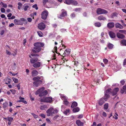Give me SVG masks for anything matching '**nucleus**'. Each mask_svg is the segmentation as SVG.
<instances>
[{
	"label": "nucleus",
	"instance_id": "bb28decb",
	"mask_svg": "<svg viewBox=\"0 0 126 126\" xmlns=\"http://www.w3.org/2000/svg\"><path fill=\"white\" fill-rule=\"evenodd\" d=\"M72 0H65L64 3L66 4L69 5L72 4Z\"/></svg>",
	"mask_w": 126,
	"mask_h": 126
},
{
	"label": "nucleus",
	"instance_id": "c9c22d12",
	"mask_svg": "<svg viewBox=\"0 0 126 126\" xmlns=\"http://www.w3.org/2000/svg\"><path fill=\"white\" fill-rule=\"evenodd\" d=\"M108 107V103H106L104 106V108L105 110H107Z\"/></svg>",
	"mask_w": 126,
	"mask_h": 126
},
{
	"label": "nucleus",
	"instance_id": "603ef678",
	"mask_svg": "<svg viewBox=\"0 0 126 126\" xmlns=\"http://www.w3.org/2000/svg\"><path fill=\"white\" fill-rule=\"evenodd\" d=\"M1 3L2 5V6L4 7V8H6L7 7V5L3 2H1Z\"/></svg>",
	"mask_w": 126,
	"mask_h": 126
},
{
	"label": "nucleus",
	"instance_id": "b1692460",
	"mask_svg": "<svg viewBox=\"0 0 126 126\" xmlns=\"http://www.w3.org/2000/svg\"><path fill=\"white\" fill-rule=\"evenodd\" d=\"M98 19L100 20H104L106 19V18L102 15L99 16L98 17Z\"/></svg>",
	"mask_w": 126,
	"mask_h": 126
},
{
	"label": "nucleus",
	"instance_id": "37998d69",
	"mask_svg": "<svg viewBox=\"0 0 126 126\" xmlns=\"http://www.w3.org/2000/svg\"><path fill=\"white\" fill-rule=\"evenodd\" d=\"M114 116L115 117H114V116H113V118H114L115 120L117 119L118 118L117 116H118V114L117 113L115 112V115H114Z\"/></svg>",
	"mask_w": 126,
	"mask_h": 126
},
{
	"label": "nucleus",
	"instance_id": "3c124183",
	"mask_svg": "<svg viewBox=\"0 0 126 126\" xmlns=\"http://www.w3.org/2000/svg\"><path fill=\"white\" fill-rule=\"evenodd\" d=\"M37 33L38 35L40 37H42V33L40 31L37 32Z\"/></svg>",
	"mask_w": 126,
	"mask_h": 126
},
{
	"label": "nucleus",
	"instance_id": "7ed1b4c3",
	"mask_svg": "<svg viewBox=\"0 0 126 126\" xmlns=\"http://www.w3.org/2000/svg\"><path fill=\"white\" fill-rule=\"evenodd\" d=\"M58 112V110L57 109L54 110V108L51 107L48 110L46 111L47 115L49 116L52 115L53 114H55Z\"/></svg>",
	"mask_w": 126,
	"mask_h": 126
},
{
	"label": "nucleus",
	"instance_id": "e433bc0d",
	"mask_svg": "<svg viewBox=\"0 0 126 126\" xmlns=\"http://www.w3.org/2000/svg\"><path fill=\"white\" fill-rule=\"evenodd\" d=\"M61 98L63 100H67V97H66V96H64L63 95L61 96Z\"/></svg>",
	"mask_w": 126,
	"mask_h": 126
},
{
	"label": "nucleus",
	"instance_id": "c03bdc74",
	"mask_svg": "<svg viewBox=\"0 0 126 126\" xmlns=\"http://www.w3.org/2000/svg\"><path fill=\"white\" fill-rule=\"evenodd\" d=\"M117 14L116 13H113L111 14V17L113 18V17L116 16Z\"/></svg>",
	"mask_w": 126,
	"mask_h": 126
},
{
	"label": "nucleus",
	"instance_id": "c85d7f7f",
	"mask_svg": "<svg viewBox=\"0 0 126 126\" xmlns=\"http://www.w3.org/2000/svg\"><path fill=\"white\" fill-rule=\"evenodd\" d=\"M80 109L79 107H77L74 108L73 110V111L74 112H78L79 111Z\"/></svg>",
	"mask_w": 126,
	"mask_h": 126
},
{
	"label": "nucleus",
	"instance_id": "052dcab7",
	"mask_svg": "<svg viewBox=\"0 0 126 126\" xmlns=\"http://www.w3.org/2000/svg\"><path fill=\"white\" fill-rule=\"evenodd\" d=\"M71 16L72 18L74 17L75 16V14L74 13H73L71 14Z\"/></svg>",
	"mask_w": 126,
	"mask_h": 126
},
{
	"label": "nucleus",
	"instance_id": "0eeeda50",
	"mask_svg": "<svg viewBox=\"0 0 126 126\" xmlns=\"http://www.w3.org/2000/svg\"><path fill=\"white\" fill-rule=\"evenodd\" d=\"M42 83L41 80H39L38 81H34L33 83V86L36 87H38Z\"/></svg>",
	"mask_w": 126,
	"mask_h": 126
},
{
	"label": "nucleus",
	"instance_id": "a878e982",
	"mask_svg": "<svg viewBox=\"0 0 126 126\" xmlns=\"http://www.w3.org/2000/svg\"><path fill=\"white\" fill-rule=\"evenodd\" d=\"M77 105L78 104L76 102H74L72 103L71 107L72 108H74V107H76Z\"/></svg>",
	"mask_w": 126,
	"mask_h": 126
},
{
	"label": "nucleus",
	"instance_id": "f3484780",
	"mask_svg": "<svg viewBox=\"0 0 126 126\" xmlns=\"http://www.w3.org/2000/svg\"><path fill=\"white\" fill-rule=\"evenodd\" d=\"M76 123L78 126H83V123L80 120H77L76 121Z\"/></svg>",
	"mask_w": 126,
	"mask_h": 126
},
{
	"label": "nucleus",
	"instance_id": "cd10ccee",
	"mask_svg": "<svg viewBox=\"0 0 126 126\" xmlns=\"http://www.w3.org/2000/svg\"><path fill=\"white\" fill-rule=\"evenodd\" d=\"M40 79V77H38L37 76L33 78L32 79V80L33 81H38Z\"/></svg>",
	"mask_w": 126,
	"mask_h": 126
},
{
	"label": "nucleus",
	"instance_id": "2eb2a0df",
	"mask_svg": "<svg viewBox=\"0 0 126 126\" xmlns=\"http://www.w3.org/2000/svg\"><path fill=\"white\" fill-rule=\"evenodd\" d=\"M121 93L123 94L124 93H126V83L124 86L121 90Z\"/></svg>",
	"mask_w": 126,
	"mask_h": 126
},
{
	"label": "nucleus",
	"instance_id": "393cba45",
	"mask_svg": "<svg viewBox=\"0 0 126 126\" xmlns=\"http://www.w3.org/2000/svg\"><path fill=\"white\" fill-rule=\"evenodd\" d=\"M110 97V95L109 94H107V93H105V96H104V98L105 101H107V99Z\"/></svg>",
	"mask_w": 126,
	"mask_h": 126
},
{
	"label": "nucleus",
	"instance_id": "a19ab883",
	"mask_svg": "<svg viewBox=\"0 0 126 126\" xmlns=\"http://www.w3.org/2000/svg\"><path fill=\"white\" fill-rule=\"evenodd\" d=\"M12 79L15 83H16L18 82V80L17 79L13 77L12 78Z\"/></svg>",
	"mask_w": 126,
	"mask_h": 126
},
{
	"label": "nucleus",
	"instance_id": "5701e85b",
	"mask_svg": "<svg viewBox=\"0 0 126 126\" xmlns=\"http://www.w3.org/2000/svg\"><path fill=\"white\" fill-rule=\"evenodd\" d=\"M70 50L69 49H67L64 51L63 54L64 55H67L70 53Z\"/></svg>",
	"mask_w": 126,
	"mask_h": 126
},
{
	"label": "nucleus",
	"instance_id": "49530a36",
	"mask_svg": "<svg viewBox=\"0 0 126 126\" xmlns=\"http://www.w3.org/2000/svg\"><path fill=\"white\" fill-rule=\"evenodd\" d=\"M8 104L6 103H4L3 104V107L4 109H5L7 106Z\"/></svg>",
	"mask_w": 126,
	"mask_h": 126
},
{
	"label": "nucleus",
	"instance_id": "1a4fd4ad",
	"mask_svg": "<svg viewBox=\"0 0 126 126\" xmlns=\"http://www.w3.org/2000/svg\"><path fill=\"white\" fill-rule=\"evenodd\" d=\"M61 11L62 13L60 15V17H59L61 18H62V17H65L67 15V12L64 10L63 9Z\"/></svg>",
	"mask_w": 126,
	"mask_h": 126
},
{
	"label": "nucleus",
	"instance_id": "e2e57ef3",
	"mask_svg": "<svg viewBox=\"0 0 126 126\" xmlns=\"http://www.w3.org/2000/svg\"><path fill=\"white\" fill-rule=\"evenodd\" d=\"M59 117V116L58 115H57L55 116L53 118V119L54 120H56L58 117Z\"/></svg>",
	"mask_w": 126,
	"mask_h": 126
},
{
	"label": "nucleus",
	"instance_id": "a18cd8bd",
	"mask_svg": "<svg viewBox=\"0 0 126 126\" xmlns=\"http://www.w3.org/2000/svg\"><path fill=\"white\" fill-rule=\"evenodd\" d=\"M71 4L75 5H76L78 4V2L76 1L72 0Z\"/></svg>",
	"mask_w": 126,
	"mask_h": 126
},
{
	"label": "nucleus",
	"instance_id": "6ab92c4d",
	"mask_svg": "<svg viewBox=\"0 0 126 126\" xmlns=\"http://www.w3.org/2000/svg\"><path fill=\"white\" fill-rule=\"evenodd\" d=\"M117 36L118 38L121 39H123L125 37V36L124 35L119 33H117Z\"/></svg>",
	"mask_w": 126,
	"mask_h": 126
},
{
	"label": "nucleus",
	"instance_id": "f257e3e1",
	"mask_svg": "<svg viewBox=\"0 0 126 126\" xmlns=\"http://www.w3.org/2000/svg\"><path fill=\"white\" fill-rule=\"evenodd\" d=\"M44 45L43 43L37 42L34 44V47L32 49L33 52L37 53L39 52L41 50V47H43Z\"/></svg>",
	"mask_w": 126,
	"mask_h": 126
},
{
	"label": "nucleus",
	"instance_id": "9b49d317",
	"mask_svg": "<svg viewBox=\"0 0 126 126\" xmlns=\"http://www.w3.org/2000/svg\"><path fill=\"white\" fill-rule=\"evenodd\" d=\"M38 59L37 57H33L31 58L30 60L31 63H34L38 61Z\"/></svg>",
	"mask_w": 126,
	"mask_h": 126
},
{
	"label": "nucleus",
	"instance_id": "473e14b6",
	"mask_svg": "<svg viewBox=\"0 0 126 126\" xmlns=\"http://www.w3.org/2000/svg\"><path fill=\"white\" fill-rule=\"evenodd\" d=\"M94 25L96 27H99L101 26V23L99 22H97L95 23Z\"/></svg>",
	"mask_w": 126,
	"mask_h": 126
},
{
	"label": "nucleus",
	"instance_id": "6e6552de",
	"mask_svg": "<svg viewBox=\"0 0 126 126\" xmlns=\"http://www.w3.org/2000/svg\"><path fill=\"white\" fill-rule=\"evenodd\" d=\"M45 27V25L43 23H41L38 24V28L41 30L44 29Z\"/></svg>",
	"mask_w": 126,
	"mask_h": 126
},
{
	"label": "nucleus",
	"instance_id": "412c9836",
	"mask_svg": "<svg viewBox=\"0 0 126 126\" xmlns=\"http://www.w3.org/2000/svg\"><path fill=\"white\" fill-rule=\"evenodd\" d=\"M109 34L110 37L112 38H114L115 37V35L114 33L112 32H110Z\"/></svg>",
	"mask_w": 126,
	"mask_h": 126
},
{
	"label": "nucleus",
	"instance_id": "de8ad7c7",
	"mask_svg": "<svg viewBox=\"0 0 126 126\" xmlns=\"http://www.w3.org/2000/svg\"><path fill=\"white\" fill-rule=\"evenodd\" d=\"M7 119L9 122H11L13 120V118L11 117H8Z\"/></svg>",
	"mask_w": 126,
	"mask_h": 126
},
{
	"label": "nucleus",
	"instance_id": "4468645a",
	"mask_svg": "<svg viewBox=\"0 0 126 126\" xmlns=\"http://www.w3.org/2000/svg\"><path fill=\"white\" fill-rule=\"evenodd\" d=\"M44 89L45 88L43 87L40 88L38 90L35 92V94H40L43 92H42L44 90Z\"/></svg>",
	"mask_w": 126,
	"mask_h": 126
},
{
	"label": "nucleus",
	"instance_id": "58836bf2",
	"mask_svg": "<svg viewBox=\"0 0 126 126\" xmlns=\"http://www.w3.org/2000/svg\"><path fill=\"white\" fill-rule=\"evenodd\" d=\"M63 102L64 104L66 106L68 105L69 104V102L67 100H63Z\"/></svg>",
	"mask_w": 126,
	"mask_h": 126
},
{
	"label": "nucleus",
	"instance_id": "f8f14e48",
	"mask_svg": "<svg viewBox=\"0 0 126 126\" xmlns=\"http://www.w3.org/2000/svg\"><path fill=\"white\" fill-rule=\"evenodd\" d=\"M41 64V63L40 62H36L33 64V66L35 68L39 67L40 66Z\"/></svg>",
	"mask_w": 126,
	"mask_h": 126
},
{
	"label": "nucleus",
	"instance_id": "4c0bfd02",
	"mask_svg": "<svg viewBox=\"0 0 126 126\" xmlns=\"http://www.w3.org/2000/svg\"><path fill=\"white\" fill-rule=\"evenodd\" d=\"M113 45L111 43H109L108 44V47L110 49H111L113 47Z\"/></svg>",
	"mask_w": 126,
	"mask_h": 126
},
{
	"label": "nucleus",
	"instance_id": "4d7b16f0",
	"mask_svg": "<svg viewBox=\"0 0 126 126\" xmlns=\"http://www.w3.org/2000/svg\"><path fill=\"white\" fill-rule=\"evenodd\" d=\"M48 1V0H43V3L44 5H45L46 3Z\"/></svg>",
	"mask_w": 126,
	"mask_h": 126
},
{
	"label": "nucleus",
	"instance_id": "09e8293b",
	"mask_svg": "<svg viewBox=\"0 0 126 126\" xmlns=\"http://www.w3.org/2000/svg\"><path fill=\"white\" fill-rule=\"evenodd\" d=\"M32 7L34 8H35L36 10H37L38 9V8L37 7V4H36L32 6Z\"/></svg>",
	"mask_w": 126,
	"mask_h": 126
},
{
	"label": "nucleus",
	"instance_id": "72a5a7b5",
	"mask_svg": "<svg viewBox=\"0 0 126 126\" xmlns=\"http://www.w3.org/2000/svg\"><path fill=\"white\" fill-rule=\"evenodd\" d=\"M70 110L69 109H67L63 112V113L66 115L70 113Z\"/></svg>",
	"mask_w": 126,
	"mask_h": 126
},
{
	"label": "nucleus",
	"instance_id": "13d9d810",
	"mask_svg": "<svg viewBox=\"0 0 126 126\" xmlns=\"http://www.w3.org/2000/svg\"><path fill=\"white\" fill-rule=\"evenodd\" d=\"M1 11L2 13H4L5 12V10L3 8H1Z\"/></svg>",
	"mask_w": 126,
	"mask_h": 126
},
{
	"label": "nucleus",
	"instance_id": "9d476101",
	"mask_svg": "<svg viewBox=\"0 0 126 126\" xmlns=\"http://www.w3.org/2000/svg\"><path fill=\"white\" fill-rule=\"evenodd\" d=\"M119 89L118 88H114L111 93L112 95L113 96L116 95L119 91Z\"/></svg>",
	"mask_w": 126,
	"mask_h": 126
},
{
	"label": "nucleus",
	"instance_id": "338daca9",
	"mask_svg": "<svg viewBox=\"0 0 126 126\" xmlns=\"http://www.w3.org/2000/svg\"><path fill=\"white\" fill-rule=\"evenodd\" d=\"M6 54L8 55H10L11 54V53L8 50H6Z\"/></svg>",
	"mask_w": 126,
	"mask_h": 126
},
{
	"label": "nucleus",
	"instance_id": "680f3d73",
	"mask_svg": "<svg viewBox=\"0 0 126 126\" xmlns=\"http://www.w3.org/2000/svg\"><path fill=\"white\" fill-rule=\"evenodd\" d=\"M103 62L104 63H107L108 62V60L107 59H105L103 60Z\"/></svg>",
	"mask_w": 126,
	"mask_h": 126
},
{
	"label": "nucleus",
	"instance_id": "20e7f679",
	"mask_svg": "<svg viewBox=\"0 0 126 126\" xmlns=\"http://www.w3.org/2000/svg\"><path fill=\"white\" fill-rule=\"evenodd\" d=\"M52 98L50 97H44L41 100V101L44 102L51 103L52 101Z\"/></svg>",
	"mask_w": 126,
	"mask_h": 126
},
{
	"label": "nucleus",
	"instance_id": "6e6d98bb",
	"mask_svg": "<svg viewBox=\"0 0 126 126\" xmlns=\"http://www.w3.org/2000/svg\"><path fill=\"white\" fill-rule=\"evenodd\" d=\"M31 114L35 118H36L38 117V116L37 115L33 113H32Z\"/></svg>",
	"mask_w": 126,
	"mask_h": 126
},
{
	"label": "nucleus",
	"instance_id": "0e129e2a",
	"mask_svg": "<svg viewBox=\"0 0 126 126\" xmlns=\"http://www.w3.org/2000/svg\"><path fill=\"white\" fill-rule=\"evenodd\" d=\"M11 80V79H8V82H6L5 84H9L10 83Z\"/></svg>",
	"mask_w": 126,
	"mask_h": 126
},
{
	"label": "nucleus",
	"instance_id": "4be33fe9",
	"mask_svg": "<svg viewBox=\"0 0 126 126\" xmlns=\"http://www.w3.org/2000/svg\"><path fill=\"white\" fill-rule=\"evenodd\" d=\"M48 93V92L46 90H45L42 93L39 94V96H40L47 95Z\"/></svg>",
	"mask_w": 126,
	"mask_h": 126
},
{
	"label": "nucleus",
	"instance_id": "423d86ee",
	"mask_svg": "<svg viewBox=\"0 0 126 126\" xmlns=\"http://www.w3.org/2000/svg\"><path fill=\"white\" fill-rule=\"evenodd\" d=\"M48 12L46 10L43 12L41 14L42 18L44 20L46 19L48 15Z\"/></svg>",
	"mask_w": 126,
	"mask_h": 126
},
{
	"label": "nucleus",
	"instance_id": "69168bd1",
	"mask_svg": "<svg viewBox=\"0 0 126 126\" xmlns=\"http://www.w3.org/2000/svg\"><path fill=\"white\" fill-rule=\"evenodd\" d=\"M102 115L103 116L105 117H106L107 116V114L106 113L104 112H103Z\"/></svg>",
	"mask_w": 126,
	"mask_h": 126
},
{
	"label": "nucleus",
	"instance_id": "39448f33",
	"mask_svg": "<svg viewBox=\"0 0 126 126\" xmlns=\"http://www.w3.org/2000/svg\"><path fill=\"white\" fill-rule=\"evenodd\" d=\"M96 12L98 14H106L108 13V11L102 9L100 8H98L97 9Z\"/></svg>",
	"mask_w": 126,
	"mask_h": 126
},
{
	"label": "nucleus",
	"instance_id": "dca6fc26",
	"mask_svg": "<svg viewBox=\"0 0 126 126\" xmlns=\"http://www.w3.org/2000/svg\"><path fill=\"white\" fill-rule=\"evenodd\" d=\"M114 26V23L113 22H109L107 25V26L109 28H110L113 27Z\"/></svg>",
	"mask_w": 126,
	"mask_h": 126
},
{
	"label": "nucleus",
	"instance_id": "aec40b11",
	"mask_svg": "<svg viewBox=\"0 0 126 126\" xmlns=\"http://www.w3.org/2000/svg\"><path fill=\"white\" fill-rule=\"evenodd\" d=\"M32 76H35L38 75V73L37 70H34L32 71Z\"/></svg>",
	"mask_w": 126,
	"mask_h": 126
},
{
	"label": "nucleus",
	"instance_id": "8fccbe9b",
	"mask_svg": "<svg viewBox=\"0 0 126 126\" xmlns=\"http://www.w3.org/2000/svg\"><path fill=\"white\" fill-rule=\"evenodd\" d=\"M13 94H14L16 92V91L15 90L11 89L10 90Z\"/></svg>",
	"mask_w": 126,
	"mask_h": 126
},
{
	"label": "nucleus",
	"instance_id": "79ce46f5",
	"mask_svg": "<svg viewBox=\"0 0 126 126\" xmlns=\"http://www.w3.org/2000/svg\"><path fill=\"white\" fill-rule=\"evenodd\" d=\"M119 32L120 33L126 34V30H120L119 31Z\"/></svg>",
	"mask_w": 126,
	"mask_h": 126
},
{
	"label": "nucleus",
	"instance_id": "ea45409f",
	"mask_svg": "<svg viewBox=\"0 0 126 126\" xmlns=\"http://www.w3.org/2000/svg\"><path fill=\"white\" fill-rule=\"evenodd\" d=\"M111 90V89H109L108 90H106V93H107V94H110L111 93L110 92Z\"/></svg>",
	"mask_w": 126,
	"mask_h": 126
},
{
	"label": "nucleus",
	"instance_id": "bf43d9fd",
	"mask_svg": "<svg viewBox=\"0 0 126 126\" xmlns=\"http://www.w3.org/2000/svg\"><path fill=\"white\" fill-rule=\"evenodd\" d=\"M31 55L33 57H35V56H39V55L37 54H31Z\"/></svg>",
	"mask_w": 126,
	"mask_h": 126
},
{
	"label": "nucleus",
	"instance_id": "f704fd0d",
	"mask_svg": "<svg viewBox=\"0 0 126 126\" xmlns=\"http://www.w3.org/2000/svg\"><path fill=\"white\" fill-rule=\"evenodd\" d=\"M17 102H22L25 104H27V102L25 100H19L17 101Z\"/></svg>",
	"mask_w": 126,
	"mask_h": 126
},
{
	"label": "nucleus",
	"instance_id": "a211bd4d",
	"mask_svg": "<svg viewBox=\"0 0 126 126\" xmlns=\"http://www.w3.org/2000/svg\"><path fill=\"white\" fill-rule=\"evenodd\" d=\"M115 26L116 28L119 29H123L124 28L119 23H116L115 24Z\"/></svg>",
	"mask_w": 126,
	"mask_h": 126
},
{
	"label": "nucleus",
	"instance_id": "864d4df0",
	"mask_svg": "<svg viewBox=\"0 0 126 126\" xmlns=\"http://www.w3.org/2000/svg\"><path fill=\"white\" fill-rule=\"evenodd\" d=\"M125 83V81L124 80H123L120 81V83L122 85H124Z\"/></svg>",
	"mask_w": 126,
	"mask_h": 126
},
{
	"label": "nucleus",
	"instance_id": "2f4dec72",
	"mask_svg": "<svg viewBox=\"0 0 126 126\" xmlns=\"http://www.w3.org/2000/svg\"><path fill=\"white\" fill-rule=\"evenodd\" d=\"M47 108V106L46 105H42L40 107V109L42 110H44L45 109Z\"/></svg>",
	"mask_w": 126,
	"mask_h": 126
},
{
	"label": "nucleus",
	"instance_id": "7c9ffc66",
	"mask_svg": "<svg viewBox=\"0 0 126 126\" xmlns=\"http://www.w3.org/2000/svg\"><path fill=\"white\" fill-rule=\"evenodd\" d=\"M23 7H24V9L25 11H26L29 8V6L27 5L26 4H25L24 5Z\"/></svg>",
	"mask_w": 126,
	"mask_h": 126
},
{
	"label": "nucleus",
	"instance_id": "774afa93",
	"mask_svg": "<svg viewBox=\"0 0 126 126\" xmlns=\"http://www.w3.org/2000/svg\"><path fill=\"white\" fill-rule=\"evenodd\" d=\"M126 64V59H125L124 61L123 65L125 66Z\"/></svg>",
	"mask_w": 126,
	"mask_h": 126
},
{
	"label": "nucleus",
	"instance_id": "ddd939ff",
	"mask_svg": "<svg viewBox=\"0 0 126 126\" xmlns=\"http://www.w3.org/2000/svg\"><path fill=\"white\" fill-rule=\"evenodd\" d=\"M104 99V98H100L98 104L100 106L102 105L106 101Z\"/></svg>",
	"mask_w": 126,
	"mask_h": 126
},
{
	"label": "nucleus",
	"instance_id": "5fc2aeb1",
	"mask_svg": "<svg viewBox=\"0 0 126 126\" xmlns=\"http://www.w3.org/2000/svg\"><path fill=\"white\" fill-rule=\"evenodd\" d=\"M81 10V8H76L75 9V11L76 12L79 11Z\"/></svg>",
	"mask_w": 126,
	"mask_h": 126
},
{
	"label": "nucleus",
	"instance_id": "f03ea898",
	"mask_svg": "<svg viewBox=\"0 0 126 126\" xmlns=\"http://www.w3.org/2000/svg\"><path fill=\"white\" fill-rule=\"evenodd\" d=\"M25 24H26L27 23V20L24 18H21L20 19H15L14 20V23L16 25H23V23Z\"/></svg>",
	"mask_w": 126,
	"mask_h": 126
},
{
	"label": "nucleus",
	"instance_id": "c756f323",
	"mask_svg": "<svg viewBox=\"0 0 126 126\" xmlns=\"http://www.w3.org/2000/svg\"><path fill=\"white\" fill-rule=\"evenodd\" d=\"M121 45L123 46H126V40H122L121 42Z\"/></svg>",
	"mask_w": 126,
	"mask_h": 126
}]
</instances>
